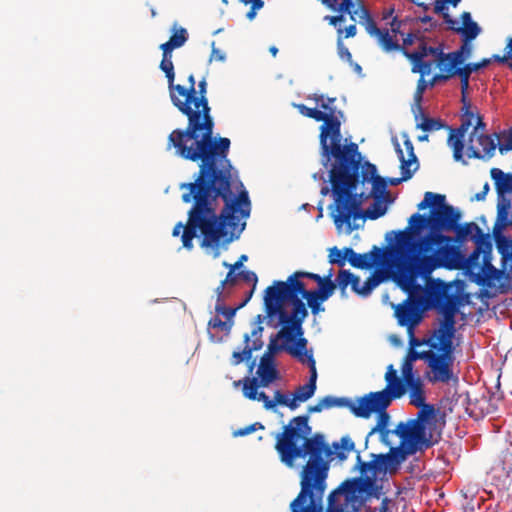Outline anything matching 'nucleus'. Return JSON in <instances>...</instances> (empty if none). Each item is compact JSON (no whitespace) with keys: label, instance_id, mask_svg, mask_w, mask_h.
Masks as SVG:
<instances>
[{"label":"nucleus","instance_id":"nucleus-53","mask_svg":"<svg viewBox=\"0 0 512 512\" xmlns=\"http://www.w3.org/2000/svg\"><path fill=\"white\" fill-rule=\"evenodd\" d=\"M431 353V349L426 351H417L415 349L409 348L404 360L408 362H415L417 360H423L425 363L427 362V359L429 358Z\"/></svg>","mask_w":512,"mask_h":512},{"label":"nucleus","instance_id":"nucleus-46","mask_svg":"<svg viewBox=\"0 0 512 512\" xmlns=\"http://www.w3.org/2000/svg\"><path fill=\"white\" fill-rule=\"evenodd\" d=\"M382 278L376 274L370 275L363 285H361L360 291H358V295L362 297H366L370 295V293L381 283Z\"/></svg>","mask_w":512,"mask_h":512},{"label":"nucleus","instance_id":"nucleus-57","mask_svg":"<svg viewBox=\"0 0 512 512\" xmlns=\"http://www.w3.org/2000/svg\"><path fill=\"white\" fill-rule=\"evenodd\" d=\"M233 322L222 321L219 317H213L208 322V327L212 329H218L220 331L229 332Z\"/></svg>","mask_w":512,"mask_h":512},{"label":"nucleus","instance_id":"nucleus-35","mask_svg":"<svg viewBox=\"0 0 512 512\" xmlns=\"http://www.w3.org/2000/svg\"><path fill=\"white\" fill-rule=\"evenodd\" d=\"M160 69L165 73V76L168 81V89L170 98L172 99L173 95V87L175 85V72H174V65L172 62V54L168 52H162V60L160 62Z\"/></svg>","mask_w":512,"mask_h":512},{"label":"nucleus","instance_id":"nucleus-58","mask_svg":"<svg viewBox=\"0 0 512 512\" xmlns=\"http://www.w3.org/2000/svg\"><path fill=\"white\" fill-rule=\"evenodd\" d=\"M501 466V469L507 475L512 472V452L509 450H505L501 454V459L498 464Z\"/></svg>","mask_w":512,"mask_h":512},{"label":"nucleus","instance_id":"nucleus-48","mask_svg":"<svg viewBox=\"0 0 512 512\" xmlns=\"http://www.w3.org/2000/svg\"><path fill=\"white\" fill-rule=\"evenodd\" d=\"M295 342V345H287L285 351L288 352L291 356H300L301 351H307V339L303 337V334L296 335V338L292 341Z\"/></svg>","mask_w":512,"mask_h":512},{"label":"nucleus","instance_id":"nucleus-11","mask_svg":"<svg viewBox=\"0 0 512 512\" xmlns=\"http://www.w3.org/2000/svg\"><path fill=\"white\" fill-rule=\"evenodd\" d=\"M359 23L365 27L366 32L375 37L378 44L385 52L399 51L404 56L405 53H412L404 46L398 43L389 33L387 29H380L377 27L369 10L365 6L360 7Z\"/></svg>","mask_w":512,"mask_h":512},{"label":"nucleus","instance_id":"nucleus-62","mask_svg":"<svg viewBox=\"0 0 512 512\" xmlns=\"http://www.w3.org/2000/svg\"><path fill=\"white\" fill-rule=\"evenodd\" d=\"M258 429H264V426L260 422H255L246 427L240 428L233 432L235 437H242L255 432Z\"/></svg>","mask_w":512,"mask_h":512},{"label":"nucleus","instance_id":"nucleus-63","mask_svg":"<svg viewBox=\"0 0 512 512\" xmlns=\"http://www.w3.org/2000/svg\"><path fill=\"white\" fill-rule=\"evenodd\" d=\"M402 375L405 379V383L411 380H416L417 376L413 374V363L403 360L402 363Z\"/></svg>","mask_w":512,"mask_h":512},{"label":"nucleus","instance_id":"nucleus-10","mask_svg":"<svg viewBox=\"0 0 512 512\" xmlns=\"http://www.w3.org/2000/svg\"><path fill=\"white\" fill-rule=\"evenodd\" d=\"M416 54H423L422 61L432 63V70L434 67L439 69V73L444 74L449 80L460 73L461 67L453 61L452 58L448 57V53H445L442 46H428L425 42H421L420 46L414 50Z\"/></svg>","mask_w":512,"mask_h":512},{"label":"nucleus","instance_id":"nucleus-21","mask_svg":"<svg viewBox=\"0 0 512 512\" xmlns=\"http://www.w3.org/2000/svg\"><path fill=\"white\" fill-rule=\"evenodd\" d=\"M234 386L238 387L242 385L243 395L249 400L262 401L264 408L272 410L275 408V402H271V399L266 395L265 392H258V388L262 387L258 382L257 377H245L241 380L234 381Z\"/></svg>","mask_w":512,"mask_h":512},{"label":"nucleus","instance_id":"nucleus-22","mask_svg":"<svg viewBox=\"0 0 512 512\" xmlns=\"http://www.w3.org/2000/svg\"><path fill=\"white\" fill-rule=\"evenodd\" d=\"M508 226H512V213L510 215H497L496 222L493 227V236L496 247L503 257L512 254V240L503 235V230Z\"/></svg>","mask_w":512,"mask_h":512},{"label":"nucleus","instance_id":"nucleus-27","mask_svg":"<svg viewBox=\"0 0 512 512\" xmlns=\"http://www.w3.org/2000/svg\"><path fill=\"white\" fill-rule=\"evenodd\" d=\"M455 323V316H452V314H443V320L440 327L433 334L435 340L432 344L442 345L444 347H453Z\"/></svg>","mask_w":512,"mask_h":512},{"label":"nucleus","instance_id":"nucleus-28","mask_svg":"<svg viewBox=\"0 0 512 512\" xmlns=\"http://www.w3.org/2000/svg\"><path fill=\"white\" fill-rule=\"evenodd\" d=\"M373 459L370 461H363L360 453L356 456V467L358 468L361 475H366L368 472L371 476L376 478L382 473H386L388 468L383 457V454H372Z\"/></svg>","mask_w":512,"mask_h":512},{"label":"nucleus","instance_id":"nucleus-39","mask_svg":"<svg viewBox=\"0 0 512 512\" xmlns=\"http://www.w3.org/2000/svg\"><path fill=\"white\" fill-rule=\"evenodd\" d=\"M449 29L460 34L462 40L466 41L474 40L481 32V28L475 21L462 26H459L458 23L456 25H450Z\"/></svg>","mask_w":512,"mask_h":512},{"label":"nucleus","instance_id":"nucleus-19","mask_svg":"<svg viewBox=\"0 0 512 512\" xmlns=\"http://www.w3.org/2000/svg\"><path fill=\"white\" fill-rule=\"evenodd\" d=\"M395 316L400 326H405L408 329V333L412 334L414 327L421 320V313L419 311L417 303L406 299L403 303L397 305L395 308Z\"/></svg>","mask_w":512,"mask_h":512},{"label":"nucleus","instance_id":"nucleus-9","mask_svg":"<svg viewBox=\"0 0 512 512\" xmlns=\"http://www.w3.org/2000/svg\"><path fill=\"white\" fill-rule=\"evenodd\" d=\"M434 426L435 424H423L421 421L400 422L394 433L400 437L402 445L408 444L412 448V452L423 451L437 442L433 439Z\"/></svg>","mask_w":512,"mask_h":512},{"label":"nucleus","instance_id":"nucleus-41","mask_svg":"<svg viewBox=\"0 0 512 512\" xmlns=\"http://www.w3.org/2000/svg\"><path fill=\"white\" fill-rule=\"evenodd\" d=\"M265 317L262 315H257L256 322L257 326L252 330L251 334H249L250 339L252 338L251 344L249 343V347L253 351H258L263 347V341H262V332L263 327L261 326L262 321Z\"/></svg>","mask_w":512,"mask_h":512},{"label":"nucleus","instance_id":"nucleus-25","mask_svg":"<svg viewBox=\"0 0 512 512\" xmlns=\"http://www.w3.org/2000/svg\"><path fill=\"white\" fill-rule=\"evenodd\" d=\"M334 292L335 289L322 287L321 289L297 292V297L301 295L304 299H306L307 305L311 309L312 314L317 315L325 310L322 304L327 301L334 294Z\"/></svg>","mask_w":512,"mask_h":512},{"label":"nucleus","instance_id":"nucleus-23","mask_svg":"<svg viewBox=\"0 0 512 512\" xmlns=\"http://www.w3.org/2000/svg\"><path fill=\"white\" fill-rule=\"evenodd\" d=\"M346 256L351 266L359 269H367L382 260L383 251L381 248L373 246L370 252L358 254L352 248L346 247Z\"/></svg>","mask_w":512,"mask_h":512},{"label":"nucleus","instance_id":"nucleus-33","mask_svg":"<svg viewBox=\"0 0 512 512\" xmlns=\"http://www.w3.org/2000/svg\"><path fill=\"white\" fill-rule=\"evenodd\" d=\"M409 390L410 404L415 407H420L425 403L426 396L424 391V385L419 376L416 380H411L406 383Z\"/></svg>","mask_w":512,"mask_h":512},{"label":"nucleus","instance_id":"nucleus-42","mask_svg":"<svg viewBox=\"0 0 512 512\" xmlns=\"http://www.w3.org/2000/svg\"><path fill=\"white\" fill-rule=\"evenodd\" d=\"M195 93V77L190 74L188 77V87L180 84H175L173 87V95L180 97V99H191Z\"/></svg>","mask_w":512,"mask_h":512},{"label":"nucleus","instance_id":"nucleus-8","mask_svg":"<svg viewBox=\"0 0 512 512\" xmlns=\"http://www.w3.org/2000/svg\"><path fill=\"white\" fill-rule=\"evenodd\" d=\"M454 347L431 344V353L427 359L424 378L431 384L457 386L458 375L454 372Z\"/></svg>","mask_w":512,"mask_h":512},{"label":"nucleus","instance_id":"nucleus-54","mask_svg":"<svg viewBox=\"0 0 512 512\" xmlns=\"http://www.w3.org/2000/svg\"><path fill=\"white\" fill-rule=\"evenodd\" d=\"M246 303H247V300H245L242 304H240L236 308L226 307V306H223L221 303H217L215 306V311L218 314H221L222 316H224L227 319V322H232V318L234 317L236 311L239 308L243 307Z\"/></svg>","mask_w":512,"mask_h":512},{"label":"nucleus","instance_id":"nucleus-15","mask_svg":"<svg viewBox=\"0 0 512 512\" xmlns=\"http://www.w3.org/2000/svg\"><path fill=\"white\" fill-rule=\"evenodd\" d=\"M490 175L497 192V215L501 217L510 215L511 201L506 195L512 192V173H504L499 168H492Z\"/></svg>","mask_w":512,"mask_h":512},{"label":"nucleus","instance_id":"nucleus-40","mask_svg":"<svg viewBox=\"0 0 512 512\" xmlns=\"http://www.w3.org/2000/svg\"><path fill=\"white\" fill-rule=\"evenodd\" d=\"M321 401L325 409H331L334 407H344L348 408L353 413V409L357 407V402H353L346 397H334L331 395H327L321 398Z\"/></svg>","mask_w":512,"mask_h":512},{"label":"nucleus","instance_id":"nucleus-64","mask_svg":"<svg viewBox=\"0 0 512 512\" xmlns=\"http://www.w3.org/2000/svg\"><path fill=\"white\" fill-rule=\"evenodd\" d=\"M498 149L502 155L507 151L512 150V128L509 130L504 142L498 144Z\"/></svg>","mask_w":512,"mask_h":512},{"label":"nucleus","instance_id":"nucleus-47","mask_svg":"<svg viewBox=\"0 0 512 512\" xmlns=\"http://www.w3.org/2000/svg\"><path fill=\"white\" fill-rule=\"evenodd\" d=\"M294 106L301 115L307 118L314 119L317 122H321L322 119L326 117V115H324V112L318 110L317 108H310L304 104H295Z\"/></svg>","mask_w":512,"mask_h":512},{"label":"nucleus","instance_id":"nucleus-36","mask_svg":"<svg viewBox=\"0 0 512 512\" xmlns=\"http://www.w3.org/2000/svg\"><path fill=\"white\" fill-rule=\"evenodd\" d=\"M316 380L317 371H313V373L310 374L309 381L295 389L293 394L296 396V399H299V402H305L314 395L316 391Z\"/></svg>","mask_w":512,"mask_h":512},{"label":"nucleus","instance_id":"nucleus-38","mask_svg":"<svg viewBox=\"0 0 512 512\" xmlns=\"http://www.w3.org/2000/svg\"><path fill=\"white\" fill-rule=\"evenodd\" d=\"M484 275L479 278L478 284L487 287H494L495 281H499L503 276V271L495 268L490 263H485L483 266Z\"/></svg>","mask_w":512,"mask_h":512},{"label":"nucleus","instance_id":"nucleus-31","mask_svg":"<svg viewBox=\"0 0 512 512\" xmlns=\"http://www.w3.org/2000/svg\"><path fill=\"white\" fill-rule=\"evenodd\" d=\"M373 199V203L365 211H362L361 206H358L357 209H355V213L358 212L360 214V216L357 217V219L376 220L385 215L388 205L390 203H386L385 197H376Z\"/></svg>","mask_w":512,"mask_h":512},{"label":"nucleus","instance_id":"nucleus-37","mask_svg":"<svg viewBox=\"0 0 512 512\" xmlns=\"http://www.w3.org/2000/svg\"><path fill=\"white\" fill-rule=\"evenodd\" d=\"M416 122V127L424 132H432L448 128V125H446L443 120L439 118H431L425 115L424 112H422V115H419V120Z\"/></svg>","mask_w":512,"mask_h":512},{"label":"nucleus","instance_id":"nucleus-17","mask_svg":"<svg viewBox=\"0 0 512 512\" xmlns=\"http://www.w3.org/2000/svg\"><path fill=\"white\" fill-rule=\"evenodd\" d=\"M406 389L407 385L405 383V379L399 378L392 382L389 381L383 390L370 392L365 395L374 398V403L376 406L384 409L390 406L392 400L401 398L405 394Z\"/></svg>","mask_w":512,"mask_h":512},{"label":"nucleus","instance_id":"nucleus-34","mask_svg":"<svg viewBox=\"0 0 512 512\" xmlns=\"http://www.w3.org/2000/svg\"><path fill=\"white\" fill-rule=\"evenodd\" d=\"M475 138L481 147L480 151L484 154L486 159L492 158L498 145L497 141L499 140V135L497 133L493 135L480 134Z\"/></svg>","mask_w":512,"mask_h":512},{"label":"nucleus","instance_id":"nucleus-29","mask_svg":"<svg viewBox=\"0 0 512 512\" xmlns=\"http://www.w3.org/2000/svg\"><path fill=\"white\" fill-rule=\"evenodd\" d=\"M256 373L258 375V382H260L261 386H269V384L272 383L278 375L274 365V359L262 355Z\"/></svg>","mask_w":512,"mask_h":512},{"label":"nucleus","instance_id":"nucleus-32","mask_svg":"<svg viewBox=\"0 0 512 512\" xmlns=\"http://www.w3.org/2000/svg\"><path fill=\"white\" fill-rule=\"evenodd\" d=\"M172 35L170 39L160 45V49L162 52H173L174 49L182 47L188 40V32L183 27H178L177 24H174L172 27Z\"/></svg>","mask_w":512,"mask_h":512},{"label":"nucleus","instance_id":"nucleus-50","mask_svg":"<svg viewBox=\"0 0 512 512\" xmlns=\"http://www.w3.org/2000/svg\"><path fill=\"white\" fill-rule=\"evenodd\" d=\"M337 28V50L338 55L341 59L346 60L348 62H352V54L349 49L343 44V28L342 26Z\"/></svg>","mask_w":512,"mask_h":512},{"label":"nucleus","instance_id":"nucleus-30","mask_svg":"<svg viewBox=\"0 0 512 512\" xmlns=\"http://www.w3.org/2000/svg\"><path fill=\"white\" fill-rule=\"evenodd\" d=\"M416 452H412V448L408 445H402L400 443L399 447H392L390 451L386 454H383L388 470H395L408 455L415 454Z\"/></svg>","mask_w":512,"mask_h":512},{"label":"nucleus","instance_id":"nucleus-3","mask_svg":"<svg viewBox=\"0 0 512 512\" xmlns=\"http://www.w3.org/2000/svg\"><path fill=\"white\" fill-rule=\"evenodd\" d=\"M409 226L395 232L396 245L391 254L394 260V280L405 292L411 293L420 286L418 278L428 279L440 268L460 269L466 262L465 255L451 236H440L430 228V215L414 213Z\"/></svg>","mask_w":512,"mask_h":512},{"label":"nucleus","instance_id":"nucleus-61","mask_svg":"<svg viewBox=\"0 0 512 512\" xmlns=\"http://www.w3.org/2000/svg\"><path fill=\"white\" fill-rule=\"evenodd\" d=\"M294 357L297 358L301 363L307 364L309 366L310 374L313 373V371H316V362L311 351H301L300 356Z\"/></svg>","mask_w":512,"mask_h":512},{"label":"nucleus","instance_id":"nucleus-51","mask_svg":"<svg viewBox=\"0 0 512 512\" xmlns=\"http://www.w3.org/2000/svg\"><path fill=\"white\" fill-rule=\"evenodd\" d=\"M491 63V59L484 58L479 62H472V63H466L464 64L461 69L460 73L467 74L471 76L473 72H477L478 70L487 67Z\"/></svg>","mask_w":512,"mask_h":512},{"label":"nucleus","instance_id":"nucleus-12","mask_svg":"<svg viewBox=\"0 0 512 512\" xmlns=\"http://www.w3.org/2000/svg\"><path fill=\"white\" fill-rule=\"evenodd\" d=\"M461 218V213L445 201L439 203L430 213V228L435 234L446 236L445 232H451Z\"/></svg>","mask_w":512,"mask_h":512},{"label":"nucleus","instance_id":"nucleus-7","mask_svg":"<svg viewBox=\"0 0 512 512\" xmlns=\"http://www.w3.org/2000/svg\"><path fill=\"white\" fill-rule=\"evenodd\" d=\"M316 102L324 112L326 117L322 119L323 124L320 126V147L322 154L329 160L331 157L334 161L357 149V144L350 143L343 146L341 135V120L344 118L343 111L337 109L336 106L324 104V95L314 93L308 97Z\"/></svg>","mask_w":512,"mask_h":512},{"label":"nucleus","instance_id":"nucleus-4","mask_svg":"<svg viewBox=\"0 0 512 512\" xmlns=\"http://www.w3.org/2000/svg\"><path fill=\"white\" fill-rule=\"evenodd\" d=\"M362 157L358 151H350L334 161L330 170V182L334 195L335 211L331 213L337 228L347 225L352 227L351 220L360 216L355 209L369 198H386V203L394 199L387 190V181L377 174L376 166L370 162L361 164Z\"/></svg>","mask_w":512,"mask_h":512},{"label":"nucleus","instance_id":"nucleus-20","mask_svg":"<svg viewBox=\"0 0 512 512\" xmlns=\"http://www.w3.org/2000/svg\"><path fill=\"white\" fill-rule=\"evenodd\" d=\"M342 486L347 493H364L368 497H380V491L376 483V478L368 476L367 474L347 480L342 484Z\"/></svg>","mask_w":512,"mask_h":512},{"label":"nucleus","instance_id":"nucleus-43","mask_svg":"<svg viewBox=\"0 0 512 512\" xmlns=\"http://www.w3.org/2000/svg\"><path fill=\"white\" fill-rule=\"evenodd\" d=\"M243 339H244V343L246 345L242 351H234L233 352L232 358H231L232 365H235V366L239 365L243 361L250 360L252 357V353L254 351L249 347V342H250L249 334L246 333L244 335Z\"/></svg>","mask_w":512,"mask_h":512},{"label":"nucleus","instance_id":"nucleus-14","mask_svg":"<svg viewBox=\"0 0 512 512\" xmlns=\"http://www.w3.org/2000/svg\"><path fill=\"white\" fill-rule=\"evenodd\" d=\"M321 2L331 11L338 13L324 17V20L334 27L341 26L345 21V14H349L351 20L355 22L356 17L359 18L360 7L365 6L362 0H358L357 5L353 0H321Z\"/></svg>","mask_w":512,"mask_h":512},{"label":"nucleus","instance_id":"nucleus-44","mask_svg":"<svg viewBox=\"0 0 512 512\" xmlns=\"http://www.w3.org/2000/svg\"><path fill=\"white\" fill-rule=\"evenodd\" d=\"M416 419L412 421H421L423 424H434L435 408L431 404L423 403L421 405Z\"/></svg>","mask_w":512,"mask_h":512},{"label":"nucleus","instance_id":"nucleus-16","mask_svg":"<svg viewBox=\"0 0 512 512\" xmlns=\"http://www.w3.org/2000/svg\"><path fill=\"white\" fill-rule=\"evenodd\" d=\"M405 148L408 152V158L406 159L403 153V150L401 149L400 145L396 144V152L398 154L399 160H400V169H401V177L400 178H390L389 184L396 186L400 184L402 181L409 180L414 172L418 169V161L417 157L414 153V146L412 142L407 139L404 141Z\"/></svg>","mask_w":512,"mask_h":512},{"label":"nucleus","instance_id":"nucleus-52","mask_svg":"<svg viewBox=\"0 0 512 512\" xmlns=\"http://www.w3.org/2000/svg\"><path fill=\"white\" fill-rule=\"evenodd\" d=\"M328 257L330 263L338 264L341 267L344 266L345 261L347 260L346 247L343 250H340L337 247L331 248Z\"/></svg>","mask_w":512,"mask_h":512},{"label":"nucleus","instance_id":"nucleus-18","mask_svg":"<svg viewBox=\"0 0 512 512\" xmlns=\"http://www.w3.org/2000/svg\"><path fill=\"white\" fill-rule=\"evenodd\" d=\"M456 233L455 237H452L453 244L460 247V243L465 241L468 237L477 243V248L471 253L470 259H477L480 253V245L484 242V234L481 228L474 222L465 223L460 225L456 224V228L453 229Z\"/></svg>","mask_w":512,"mask_h":512},{"label":"nucleus","instance_id":"nucleus-60","mask_svg":"<svg viewBox=\"0 0 512 512\" xmlns=\"http://www.w3.org/2000/svg\"><path fill=\"white\" fill-rule=\"evenodd\" d=\"M238 275H239V278L243 279L245 282L253 283V288L250 291L248 297L246 298V300L248 301L251 298V296L255 290L256 284L258 282V277H257L256 273L253 271H240V272H238Z\"/></svg>","mask_w":512,"mask_h":512},{"label":"nucleus","instance_id":"nucleus-26","mask_svg":"<svg viewBox=\"0 0 512 512\" xmlns=\"http://www.w3.org/2000/svg\"><path fill=\"white\" fill-rule=\"evenodd\" d=\"M422 54H416L414 51L412 53H405V57L411 62L412 67L411 71L413 73H419L420 78L417 81L416 91L425 92L428 88L427 80L425 76L429 75L432 72V63L423 62Z\"/></svg>","mask_w":512,"mask_h":512},{"label":"nucleus","instance_id":"nucleus-55","mask_svg":"<svg viewBox=\"0 0 512 512\" xmlns=\"http://www.w3.org/2000/svg\"><path fill=\"white\" fill-rule=\"evenodd\" d=\"M352 272L349 270H340L336 277V287L338 286L342 293L345 292L348 285L351 283Z\"/></svg>","mask_w":512,"mask_h":512},{"label":"nucleus","instance_id":"nucleus-13","mask_svg":"<svg viewBox=\"0 0 512 512\" xmlns=\"http://www.w3.org/2000/svg\"><path fill=\"white\" fill-rule=\"evenodd\" d=\"M386 409L377 407L374 403V398L364 395L357 399V407L353 409V414L356 417L367 419L372 413H377V424L371 429L369 435L380 432L382 439L385 440L389 434V430L386 429L389 422V415Z\"/></svg>","mask_w":512,"mask_h":512},{"label":"nucleus","instance_id":"nucleus-59","mask_svg":"<svg viewBox=\"0 0 512 512\" xmlns=\"http://www.w3.org/2000/svg\"><path fill=\"white\" fill-rule=\"evenodd\" d=\"M458 311L457 307V299L455 295H449L446 298V302L442 308L443 314H452V316H455Z\"/></svg>","mask_w":512,"mask_h":512},{"label":"nucleus","instance_id":"nucleus-2","mask_svg":"<svg viewBox=\"0 0 512 512\" xmlns=\"http://www.w3.org/2000/svg\"><path fill=\"white\" fill-rule=\"evenodd\" d=\"M311 433L309 417L300 415L290 419L283 431L276 435L275 449L287 467H294L297 458L309 456L301 472V490L290 504L291 512H322L328 472L325 458L344 461L355 450V443L348 435L341 437L339 442H333L330 447L324 435Z\"/></svg>","mask_w":512,"mask_h":512},{"label":"nucleus","instance_id":"nucleus-6","mask_svg":"<svg viewBox=\"0 0 512 512\" xmlns=\"http://www.w3.org/2000/svg\"><path fill=\"white\" fill-rule=\"evenodd\" d=\"M271 305L275 310L269 307L268 299L264 297V311L266 313V323L268 326L272 328H277L281 326L280 330L270 336L269 344L267 347V351L263 354V356H268L269 358H273V356L281 350H285L287 345H280L279 340H285L286 342H291L296 338V335L304 334L303 323L306 319V312L297 308L295 312L288 313L285 307L278 305L277 303L271 301Z\"/></svg>","mask_w":512,"mask_h":512},{"label":"nucleus","instance_id":"nucleus-5","mask_svg":"<svg viewBox=\"0 0 512 512\" xmlns=\"http://www.w3.org/2000/svg\"><path fill=\"white\" fill-rule=\"evenodd\" d=\"M301 278H308L315 281L318 284L317 289H321L322 287L336 289V284L332 280V269L326 276H320L312 272L296 271L288 277L287 281H274L273 285L266 288L264 297L268 299L269 307L272 309L271 311L274 312L275 310L273 308L274 306L271 305V301L282 307H285L286 303H290L292 305V312L300 308L306 312V317L308 316L305 303L297 297V292L307 291L304 282L300 280Z\"/></svg>","mask_w":512,"mask_h":512},{"label":"nucleus","instance_id":"nucleus-24","mask_svg":"<svg viewBox=\"0 0 512 512\" xmlns=\"http://www.w3.org/2000/svg\"><path fill=\"white\" fill-rule=\"evenodd\" d=\"M470 127V122L468 120H461V124L458 128L453 129L448 126L447 130H449L448 137V145L453 150V158L455 161L462 162L463 164H467V162L463 159V150H464V136Z\"/></svg>","mask_w":512,"mask_h":512},{"label":"nucleus","instance_id":"nucleus-56","mask_svg":"<svg viewBox=\"0 0 512 512\" xmlns=\"http://www.w3.org/2000/svg\"><path fill=\"white\" fill-rule=\"evenodd\" d=\"M423 92L416 91L414 92L413 96V104L411 107L412 113L414 115L415 121L419 120V115H422L423 109H422V100H423Z\"/></svg>","mask_w":512,"mask_h":512},{"label":"nucleus","instance_id":"nucleus-45","mask_svg":"<svg viewBox=\"0 0 512 512\" xmlns=\"http://www.w3.org/2000/svg\"><path fill=\"white\" fill-rule=\"evenodd\" d=\"M445 201V196L442 194H436L433 192H426L424 195V199L417 205L419 210H424L427 207L431 206L436 208L439 203Z\"/></svg>","mask_w":512,"mask_h":512},{"label":"nucleus","instance_id":"nucleus-1","mask_svg":"<svg viewBox=\"0 0 512 512\" xmlns=\"http://www.w3.org/2000/svg\"><path fill=\"white\" fill-rule=\"evenodd\" d=\"M207 81L203 78L191 99L172 95V104L187 117L185 129H175L168 136L167 148H174L179 157L199 162L194 182L180 184L182 201L191 203L184 225L178 222L172 231L181 234L182 245L192 250L193 239L200 232L202 247L229 244L239 238L250 216L248 191L236 195L233 185L238 172L228 158L230 139L214 137V120L207 98Z\"/></svg>","mask_w":512,"mask_h":512},{"label":"nucleus","instance_id":"nucleus-49","mask_svg":"<svg viewBox=\"0 0 512 512\" xmlns=\"http://www.w3.org/2000/svg\"><path fill=\"white\" fill-rule=\"evenodd\" d=\"M434 12L436 14H441L444 22L450 25H456L457 21L451 17V15L448 12L447 4L444 0H435L434 3Z\"/></svg>","mask_w":512,"mask_h":512}]
</instances>
